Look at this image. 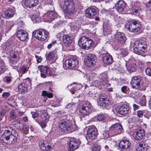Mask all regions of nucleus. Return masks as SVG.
<instances>
[{"mask_svg": "<svg viewBox=\"0 0 151 151\" xmlns=\"http://www.w3.org/2000/svg\"><path fill=\"white\" fill-rule=\"evenodd\" d=\"M6 113L5 111L2 110L1 111H0V120L2 119V117L4 116Z\"/></svg>", "mask_w": 151, "mask_h": 151, "instance_id": "58", "label": "nucleus"}, {"mask_svg": "<svg viewBox=\"0 0 151 151\" xmlns=\"http://www.w3.org/2000/svg\"><path fill=\"white\" fill-rule=\"evenodd\" d=\"M15 12L14 9H9L6 10L4 13L5 17L7 18H11L13 17Z\"/></svg>", "mask_w": 151, "mask_h": 151, "instance_id": "27", "label": "nucleus"}, {"mask_svg": "<svg viewBox=\"0 0 151 151\" xmlns=\"http://www.w3.org/2000/svg\"><path fill=\"white\" fill-rule=\"evenodd\" d=\"M17 37L18 39L22 41L27 40L28 38L27 32L24 30L18 31L17 33Z\"/></svg>", "mask_w": 151, "mask_h": 151, "instance_id": "18", "label": "nucleus"}, {"mask_svg": "<svg viewBox=\"0 0 151 151\" xmlns=\"http://www.w3.org/2000/svg\"><path fill=\"white\" fill-rule=\"evenodd\" d=\"M142 78L140 76H134L132 80L131 86L133 88L139 89L142 83Z\"/></svg>", "mask_w": 151, "mask_h": 151, "instance_id": "15", "label": "nucleus"}, {"mask_svg": "<svg viewBox=\"0 0 151 151\" xmlns=\"http://www.w3.org/2000/svg\"><path fill=\"white\" fill-rule=\"evenodd\" d=\"M62 9L66 16L69 18H71L76 12L75 6L72 0H65Z\"/></svg>", "mask_w": 151, "mask_h": 151, "instance_id": "3", "label": "nucleus"}, {"mask_svg": "<svg viewBox=\"0 0 151 151\" xmlns=\"http://www.w3.org/2000/svg\"><path fill=\"white\" fill-rule=\"evenodd\" d=\"M98 134L97 129L95 127H90L88 128L86 138L87 140H94L97 137Z\"/></svg>", "mask_w": 151, "mask_h": 151, "instance_id": "12", "label": "nucleus"}, {"mask_svg": "<svg viewBox=\"0 0 151 151\" xmlns=\"http://www.w3.org/2000/svg\"><path fill=\"white\" fill-rule=\"evenodd\" d=\"M85 59V64L88 67H90L95 64L96 58L95 55L90 53L87 55Z\"/></svg>", "mask_w": 151, "mask_h": 151, "instance_id": "11", "label": "nucleus"}, {"mask_svg": "<svg viewBox=\"0 0 151 151\" xmlns=\"http://www.w3.org/2000/svg\"><path fill=\"white\" fill-rule=\"evenodd\" d=\"M81 143V141L79 139L75 138L70 139L69 144L70 151H73L77 149Z\"/></svg>", "mask_w": 151, "mask_h": 151, "instance_id": "14", "label": "nucleus"}, {"mask_svg": "<svg viewBox=\"0 0 151 151\" xmlns=\"http://www.w3.org/2000/svg\"><path fill=\"white\" fill-rule=\"evenodd\" d=\"M143 115V113L142 111H139L137 112V115L139 117H142Z\"/></svg>", "mask_w": 151, "mask_h": 151, "instance_id": "62", "label": "nucleus"}, {"mask_svg": "<svg viewBox=\"0 0 151 151\" xmlns=\"http://www.w3.org/2000/svg\"><path fill=\"white\" fill-rule=\"evenodd\" d=\"M100 54L101 55H106L107 54V52L105 50V49H104L103 48H102L101 49L100 51H99Z\"/></svg>", "mask_w": 151, "mask_h": 151, "instance_id": "50", "label": "nucleus"}, {"mask_svg": "<svg viewBox=\"0 0 151 151\" xmlns=\"http://www.w3.org/2000/svg\"><path fill=\"white\" fill-rule=\"evenodd\" d=\"M107 12L111 16L114 17H115L116 16V14H115L114 11L113 9H110L108 10L107 11Z\"/></svg>", "mask_w": 151, "mask_h": 151, "instance_id": "45", "label": "nucleus"}, {"mask_svg": "<svg viewBox=\"0 0 151 151\" xmlns=\"http://www.w3.org/2000/svg\"><path fill=\"white\" fill-rule=\"evenodd\" d=\"M133 108L134 111L137 110L139 108V106L137 105L134 104L133 105Z\"/></svg>", "mask_w": 151, "mask_h": 151, "instance_id": "63", "label": "nucleus"}, {"mask_svg": "<svg viewBox=\"0 0 151 151\" xmlns=\"http://www.w3.org/2000/svg\"><path fill=\"white\" fill-rule=\"evenodd\" d=\"M105 119V116L103 114L99 115L97 117V119L99 121H102L104 120Z\"/></svg>", "mask_w": 151, "mask_h": 151, "instance_id": "48", "label": "nucleus"}, {"mask_svg": "<svg viewBox=\"0 0 151 151\" xmlns=\"http://www.w3.org/2000/svg\"><path fill=\"white\" fill-rule=\"evenodd\" d=\"M115 6L116 10L118 12H122L125 8V3L123 1L120 0L116 3Z\"/></svg>", "mask_w": 151, "mask_h": 151, "instance_id": "21", "label": "nucleus"}, {"mask_svg": "<svg viewBox=\"0 0 151 151\" xmlns=\"http://www.w3.org/2000/svg\"><path fill=\"white\" fill-rule=\"evenodd\" d=\"M17 117V115L15 113L14 110H12L10 112V117L12 119H14Z\"/></svg>", "mask_w": 151, "mask_h": 151, "instance_id": "42", "label": "nucleus"}, {"mask_svg": "<svg viewBox=\"0 0 151 151\" xmlns=\"http://www.w3.org/2000/svg\"><path fill=\"white\" fill-rule=\"evenodd\" d=\"M140 26L139 22L135 19H133L129 22L128 27H126L129 31L137 32L140 30Z\"/></svg>", "mask_w": 151, "mask_h": 151, "instance_id": "7", "label": "nucleus"}, {"mask_svg": "<svg viewBox=\"0 0 151 151\" xmlns=\"http://www.w3.org/2000/svg\"><path fill=\"white\" fill-rule=\"evenodd\" d=\"M141 9V7L135 5H132L131 8V11L134 14L137 16L139 14V11Z\"/></svg>", "mask_w": 151, "mask_h": 151, "instance_id": "30", "label": "nucleus"}, {"mask_svg": "<svg viewBox=\"0 0 151 151\" xmlns=\"http://www.w3.org/2000/svg\"><path fill=\"white\" fill-rule=\"evenodd\" d=\"M40 147L41 150L43 151H49L51 149V146L48 145L46 147L44 143H40Z\"/></svg>", "mask_w": 151, "mask_h": 151, "instance_id": "33", "label": "nucleus"}, {"mask_svg": "<svg viewBox=\"0 0 151 151\" xmlns=\"http://www.w3.org/2000/svg\"><path fill=\"white\" fill-rule=\"evenodd\" d=\"M98 103L100 106L105 107L108 106L109 101L106 98V95H101L99 97V100Z\"/></svg>", "mask_w": 151, "mask_h": 151, "instance_id": "19", "label": "nucleus"}, {"mask_svg": "<svg viewBox=\"0 0 151 151\" xmlns=\"http://www.w3.org/2000/svg\"><path fill=\"white\" fill-rule=\"evenodd\" d=\"M58 127L60 131L68 133L73 132L76 129L75 124H72L71 120L67 119L60 120L58 122Z\"/></svg>", "mask_w": 151, "mask_h": 151, "instance_id": "2", "label": "nucleus"}, {"mask_svg": "<svg viewBox=\"0 0 151 151\" xmlns=\"http://www.w3.org/2000/svg\"><path fill=\"white\" fill-rule=\"evenodd\" d=\"M38 3V0H25L24 1L25 6L29 8H32L35 6Z\"/></svg>", "mask_w": 151, "mask_h": 151, "instance_id": "22", "label": "nucleus"}, {"mask_svg": "<svg viewBox=\"0 0 151 151\" xmlns=\"http://www.w3.org/2000/svg\"><path fill=\"white\" fill-rule=\"evenodd\" d=\"M131 145V144L128 140L124 139L120 141L119 147L121 149H126L129 148Z\"/></svg>", "mask_w": 151, "mask_h": 151, "instance_id": "23", "label": "nucleus"}, {"mask_svg": "<svg viewBox=\"0 0 151 151\" xmlns=\"http://www.w3.org/2000/svg\"><path fill=\"white\" fill-rule=\"evenodd\" d=\"M91 111V105L89 103L83 104L79 109V114L82 117L88 115Z\"/></svg>", "mask_w": 151, "mask_h": 151, "instance_id": "8", "label": "nucleus"}, {"mask_svg": "<svg viewBox=\"0 0 151 151\" xmlns=\"http://www.w3.org/2000/svg\"><path fill=\"white\" fill-rule=\"evenodd\" d=\"M136 65L135 64H132L129 65L127 69L130 72H132L136 70Z\"/></svg>", "mask_w": 151, "mask_h": 151, "instance_id": "38", "label": "nucleus"}, {"mask_svg": "<svg viewBox=\"0 0 151 151\" xmlns=\"http://www.w3.org/2000/svg\"><path fill=\"white\" fill-rule=\"evenodd\" d=\"M102 58L103 61L105 64H109L113 62V58L109 54L103 55Z\"/></svg>", "mask_w": 151, "mask_h": 151, "instance_id": "26", "label": "nucleus"}, {"mask_svg": "<svg viewBox=\"0 0 151 151\" xmlns=\"http://www.w3.org/2000/svg\"><path fill=\"white\" fill-rule=\"evenodd\" d=\"M10 95L9 92H4L2 94V96L4 98H6L9 96Z\"/></svg>", "mask_w": 151, "mask_h": 151, "instance_id": "57", "label": "nucleus"}, {"mask_svg": "<svg viewBox=\"0 0 151 151\" xmlns=\"http://www.w3.org/2000/svg\"><path fill=\"white\" fill-rule=\"evenodd\" d=\"M12 77L11 76H7L5 78H4V79H6L7 82H10L12 80Z\"/></svg>", "mask_w": 151, "mask_h": 151, "instance_id": "61", "label": "nucleus"}, {"mask_svg": "<svg viewBox=\"0 0 151 151\" xmlns=\"http://www.w3.org/2000/svg\"><path fill=\"white\" fill-rule=\"evenodd\" d=\"M78 60L75 58H68L65 62V65L67 68H73L76 67L78 64Z\"/></svg>", "mask_w": 151, "mask_h": 151, "instance_id": "13", "label": "nucleus"}, {"mask_svg": "<svg viewBox=\"0 0 151 151\" xmlns=\"http://www.w3.org/2000/svg\"><path fill=\"white\" fill-rule=\"evenodd\" d=\"M139 104L142 106H145L146 104V100L145 99L141 100L139 101Z\"/></svg>", "mask_w": 151, "mask_h": 151, "instance_id": "54", "label": "nucleus"}, {"mask_svg": "<svg viewBox=\"0 0 151 151\" xmlns=\"http://www.w3.org/2000/svg\"><path fill=\"white\" fill-rule=\"evenodd\" d=\"M121 54L124 56H125L127 55L128 54V52L127 48L123 49L121 52Z\"/></svg>", "mask_w": 151, "mask_h": 151, "instance_id": "43", "label": "nucleus"}, {"mask_svg": "<svg viewBox=\"0 0 151 151\" xmlns=\"http://www.w3.org/2000/svg\"><path fill=\"white\" fill-rule=\"evenodd\" d=\"M146 44V42L143 40L135 41L133 47L134 52L139 55L143 54L145 50Z\"/></svg>", "mask_w": 151, "mask_h": 151, "instance_id": "5", "label": "nucleus"}, {"mask_svg": "<svg viewBox=\"0 0 151 151\" xmlns=\"http://www.w3.org/2000/svg\"><path fill=\"white\" fill-rule=\"evenodd\" d=\"M129 106L126 104L119 105L116 108V112L122 115L127 114L129 112Z\"/></svg>", "mask_w": 151, "mask_h": 151, "instance_id": "16", "label": "nucleus"}, {"mask_svg": "<svg viewBox=\"0 0 151 151\" xmlns=\"http://www.w3.org/2000/svg\"><path fill=\"white\" fill-rule=\"evenodd\" d=\"M5 49L8 52H9L12 50L13 45L11 43L6 42L5 44Z\"/></svg>", "mask_w": 151, "mask_h": 151, "instance_id": "35", "label": "nucleus"}, {"mask_svg": "<svg viewBox=\"0 0 151 151\" xmlns=\"http://www.w3.org/2000/svg\"><path fill=\"white\" fill-rule=\"evenodd\" d=\"M109 137V135L107 131L104 130L101 132V137L102 138L105 139L108 138Z\"/></svg>", "mask_w": 151, "mask_h": 151, "instance_id": "39", "label": "nucleus"}, {"mask_svg": "<svg viewBox=\"0 0 151 151\" xmlns=\"http://www.w3.org/2000/svg\"><path fill=\"white\" fill-rule=\"evenodd\" d=\"M99 82L98 81H95L92 82V85L94 86H97L99 85Z\"/></svg>", "mask_w": 151, "mask_h": 151, "instance_id": "64", "label": "nucleus"}, {"mask_svg": "<svg viewBox=\"0 0 151 151\" xmlns=\"http://www.w3.org/2000/svg\"><path fill=\"white\" fill-rule=\"evenodd\" d=\"M63 40L65 45L69 46L71 43L72 38L68 35H65L63 36Z\"/></svg>", "mask_w": 151, "mask_h": 151, "instance_id": "25", "label": "nucleus"}, {"mask_svg": "<svg viewBox=\"0 0 151 151\" xmlns=\"http://www.w3.org/2000/svg\"><path fill=\"white\" fill-rule=\"evenodd\" d=\"M123 131L122 125L116 123L111 125L109 129V132L113 136L121 134Z\"/></svg>", "mask_w": 151, "mask_h": 151, "instance_id": "9", "label": "nucleus"}, {"mask_svg": "<svg viewBox=\"0 0 151 151\" xmlns=\"http://www.w3.org/2000/svg\"><path fill=\"white\" fill-rule=\"evenodd\" d=\"M41 117L42 119L44 121H48L49 119V116L48 115L47 113L46 112H43L41 115Z\"/></svg>", "mask_w": 151, "mask_h": 151, "instance_id": "37", "label": "nucleus"}, {"mask_svg": "<svg viewBox=\"0 0 151 151\" xmlns=\"http://www.w3.org/2000/svg\"><path fill=\"white\" fill-rule=\"evenodd\" d=\"M78 85L79 86V87L78 88H77L76 87H75L74 88H73L69 90L71 92L72 94H74V91H77L78 89H80L81 88V87H82L81 85L79 84H78Z\"/></svg>", "mask_w": 151, "mask_h": 151, "instance_id": "41", "label": "nucleus"}, {"mask_svg": "<svg viewBox=\"0 0 151 151\" xmlns=\"http://www.w3.org/2000/svg\"><path fill=\"white\" fill-rule=\"evenodd\" d=\"M145 72L147 76L151 75V70L150 68H147L145 70Z\"/></svg>", "mask_w": 151, "mask_h": 151, "instance_id": "53", "label": "nucleus"}, {"mask_svg": "<svg viewBox=\"0 0 151 151\" xmlns=\"http://www.w3.org/2000/svg\"><path fill=\"white\" fill-rule=\"evenodd\" d=\"M138 145L140 147L139 149L141 151H146L148 148L147 144L144 142L140 143Z\"/></svg>", "mask_w": 151, "mask_h": 151, "instance_id": "34", "label": "nucleus"}, {"mask_svg": "<svg viewBox=\"0 0 151 151\" xmlns=\"http://www.w3.org/2000/svg\"><path fill=\"white\" fill-rule=\"evenodd\" d=\"M10 58H18L17 56V53L14 52V53L11 54L10 55Z\"/></svg>", "mask_w": 151, "mask_h": 151, "instance_id": "55", "label": "nucleus"}, {"mask_svg": "<svg viewBox=\"0 0 151 151\" xmlns=\"http://www.w3.org/2000/svg\"><path fill=\"white\" fill-rule=\"evenodd\" d=\"M6 69V66L4 61L0 59V75L4 73Z\"/></svg>", "mask_w": 151, "mask_h": 151, "instance_id": "32", "label": "nucleus"}, {"mask_svg": "<svg viewBox=\"0 0 151 151\" xmlns=\"http://www.w3.org/2000/svg\"><path fill=\"white\" fill-rule=\"evenodd\" d=\"M78 22L75 21V22H72L70 24V26L71 27H77L78 26V24L77 23Z\"/></svg>", "mask_w": 151, "mask_h": 151, "instance_id": "49", "label": "nucleus"}, {"mask_svg": "<svg viewBox=\"0 0 151 151\" xmlns=\"http://www.w3.org/2000/svg\"><path fill=\"white\" fill-rule=\"evenodd\" d=\"M42 96H43V101L45 102L47 99V97L51 98L53 97V95L52 93L47 92V91H43L42 92Z\"/></svg>", "mask_w": 151, "mask_h": 151, "instance_id": "29", "label": "nucleus"}, {"mask_svg": "<svg viewBox=\"0 0 151 151\" xmlns=\"http://www.w3.org/2000/svg\"><path fill=\"white\" fill-rule=\"evenodd\" d=\"M56 43V41L55 40L54 41L52 42L47 45V48L48 49H50L52 47V45L55 44Z\"/></svg>", "mask_w": 151, "mask_h": 151, "instance_id": "59", "label": "nucleus"}, {"mask_svg": "<svg viewBox=\"0 0 151 151\" xmlns=\"http://www.w3.org/2000/svg\"><path fill=\"white\" fill-rule=\"evenodd\" d=\"M48 121L47 120H42V121L41 122L40 125L41 127H45L46 126V123Z\"/></svg>", "mask_w": 151, "mask_h": 151, "instance_id": "51", "label": "nucleus"}, {"mask_svg": "<svg viewBox=\"0 0 151 151\" xmlns=\"http://www.w3.org/2000/svg\"><path fill=\"white\" fill-rule=\"evenodd\" d=\"M27 71V67L24 65H23L21 68V73L23 74L26 73Z\"/></svg>", "mask_w": 151, "mask_h": 151, "instance_id": "47", "label": "nucleus"}, {"mask_svg": "<svg viewBox=\"0 0 151 151\" xmlns=\"http://www.w3.org/2000/svg\"><path fill=\"white\" fill-rule=\"evenodd\" d=\"M49 32L43 29L42 31L40 30H35L32 32V36L38 40L43 41L49 36Z\"/></svg>", "mask_w": 151, "mask_h": 151, "instance_id": "6", "label": "nucleus"}, {"mask_svg": "<svg viewBox=\"0 0 151 151\" xmlns=\"http://www.w3.org/2000/svg\"><path fill=\"white\" fill-rule=\"evenodd\" d=\"M19 61L18 58H10L9 62L12 64H15Z\"/></svg>", "mask_w": 151, "mask_h": 151, "instance_id": "44", "label": "nucleus"}, {"mask_svg": "<svg viewBox=\"0 0 151 151\" xmlns=\"http://www.w3.org/2000/svg\"><path fill=\"white\" fill-rule=\"evenodd\" d=\"M145 135V131L143 129H140L136 133L135 139L136 140L141 139Z\"/></svg>", "mask_w": 151, "mask_h": 151, "instance_id": "28", "label": "nucleus"}, {"mask_svg": "<svg viewBox=\"0 0 151 151\" xmlns=\"http://www.w3.org/2000/svg\"><path fill=\"white\" fill-rule=\"evenodd\" d=\"M94 44V41L92 40L85 36H82L79 39L78 42L79 46L85 50L90 49Z\"/></svg>", "mask_w": 151, "mask_h": 151, "instance_id": "4", "label": "nucleus"}, {"mask_svg": "<svg viewBox=\"0 0 151 151\" xmlns=\"http://www.w3.org/2000/svg\"><path fill=\"white\" fill-rule=\"evenodd\" d=\"M85 14L87 17L90 19H92L94 16L96 14L97 11L95 8L90 7L86 9Z\"/></svg>", "mask_w": 151, "mask_h": 151, "instance_id": "17", "label": "nucleus"}, {"mask_svg": "<svg viewBox=\"0 0 151 151\" xmlns=\"http://www.w3.org/2000/svg\"><path fill=\"white\" fill-rule=\"evenodd\" d=\"M31 81L29 78H26L25 82L22 83L18 86V89L19 92L21 93L25 92L27 90V88L31 86Z\"/></svg>", "mask_w": 151, "mask_h": 151, "instance_id": "10", "label": "nucleus"}, {"mask_svg": "<svg viewBox=\"0 0 151 151\" xmlns=\"http://www.w3.org/2000/svg\"><path fill=\"white\" fill-rule=\"evenodd\" d=\"M115 38L116 40L120 43H123L126 40V37L122 33L117 32L115 34Z\"/></svg>", "mask_w": 151, "mask_h": 151, "instance_id": "20", "label": "nucleus"}, {"mask_svg": "<svg viewBox=\"0 0 151 151\" xmlns=\"http://www.w3.org/2000/svg\"><path fill=\"white\" fill-rule=\"evenodd\" d=\"M128 87L126 86H124L121 88V91L122 92L126 93V92L127 91Z\"/></svg>", "mask_w": 151, "mask_h": 151, "instance_id": "56", "label": "nucleus"}, {"mask_svg": "<svg viewBox=\"0 0 151 151\" xmlns=\"http://www.w3.org/2000/svg\"><path fill=\"white\" fill-rule=\"evenodd\" d=\"M45 16H46V19L48 20H53L56 18L57 17V13L53 11H50L45 14Z\"/></svg>", "mask_w": 151, "mask_h": 151, "instance_id": "24", "label": "nucleus"}, {"mask_svg": "<svg viewBox=\"0 0 151 151\" xmlns=\"http://www.w3.org/2000/svg\"><path fill=\"white\" fill-rule=\"evenodd\" d=\"M101 147L100 146L97 144L94 145L93 146L92 149V151H100Z\"/></svg>", "mask_w": 151, "mask_h": 151, "instance_id": "40", "label": "nucleus"}, {"mask_svg": "<svg viewBox=\"0 0 151 151\" xmlns=\"http://www.w3.org/2000/svg\"><path fill=\"white\" fill-rule=\"evenodd\" d=\"M38 68L40 69V71L46 74L50 75V70L48 68L47 66H39Z\"/></svg>", "mask_w": 151, "mask_h": 151, "instance_id": "31", "label": "nucleus"}, {"mask_svg": "<svg viewBox=\"0 0 151 151\" xmlns=\"http://www.w3.org/2000/svg\"><path fill=\"white\" fill-rule=\"evenodd\" d=\"M31 114H32V117L34 119L38 117V114L37 112H31Z\"/></svg>", "mask_w": 151, "mask_h": 151, "instance_id": "52", "label": "nucleus"}, {"mask_svg": "<svg viewBox=\"0 0 151 151\" xmlns=\"http://www.w3.org/2000/svg\"><path fill=\"white\" fill-rule=\"evenodd\" d=\"M146 7L147 10L151 11V0L149 1L146 4Z\"/></svg>", "mask_w": 151, "mask_h": 151, "instance_id": "46", "label": "nucleus"}, {"mask_svg": "<svg viewBox=\"0 0 151 151\" xmlns=\"http://www.w3.org/2000/svg\"><path fill=\"white\" fill-rule=\"evenodd\" d=\"M55 55V52L54 51L51 52L47 55V59L50 61L52 60L54 58Z\"/></svg>", "mask_w": 151, "mask_h": 151, "instance_id": "36", "label": "nucleus"}, {"mask_svg": "<svg viewBox=\"0 0 151 151\" xmlns=\"http://www.w3.org/2000/svg\"><path fill=\"white\" fill-rule=\"evenodd\" d=\"M3 134L1 136L0 139L10 145L14 144L18 138L17 132L10 127H5Z\"/></svg>", "mask_w": 151, "mask_h": 151, "instance_id": "1", "label": "nucleus"}, {"mask_svg": "<svg viewBox=\"0 0 151 151\" xmlns=\"http://www.w3.org/2000/svg\"><path fill=\"white\" fill-rule=\"evenodd\" d=\"M35 57L37 59V61L38 63H40L42 60V58L41 56L35 55Z\"/></svg>", "mask_w": 151, "mask_h": 151, "instance_id": "60", "label": "nucleus"}]
</instances>
